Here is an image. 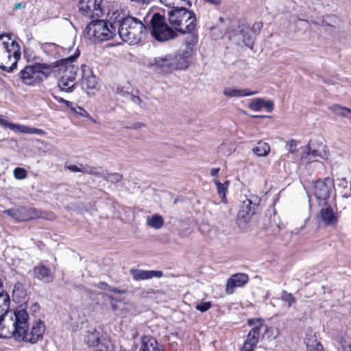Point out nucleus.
I'll use <instances>...</instances> for the list:
<instances>
[{
	"label": "nucleus",
	"mask_w": 351,
	"mask_h": 351,
	"mask_svg": "<svg viewBox=\"0 0 351 351\" xmlns=\"http://www.w3.org/2000/svg\"><path fill=\"white\" fill-rule=\"evenodd\" d=\"M98 287L101 289H106V290H108L109 289L110 287L108 286V285L106 282H99V285H98Z\"/></svg>",
	"instance_id": "nucleus-48"
},
{
	"label": "nucleus",
	"mask_w": 351,
	"mask_h": 351,
	"mask_svg": "<svg viewBox=\"0 0 351 351\" xmlns=\"http://www.w3.org/2000/svg\"><path fill=\"white\" fill-rule=\"evenodd\" d=\"M130 274L135 280H144L153 278H160L162 276V272L159 270H142L133 269L130 270Z\"/></svg>",
	"instance_id": "nucleus-22"
},
{
	"label": "nucleus",
	"mask_w": 351,
	"mask_h": 351,
	"mask_svg": "<svg viewBox=\"0 0 351 351\" xmlns=\"http://www.w3.org/2000/svg\"><path fill=\"white\" fill-rule=\"evenodd\" d=\"M130 99L135 104L138 105L141 107H144L142 99L137 95H130Z\"/></svg>",
	"instance_id": "nucleus-41"
},
{
	"label": "nucleus",
	"mask_w": 351,
	"mask_h": 351,
	"mask_svg": "<svg viewBox=\"0 0 351 351\" xmlns=\"http://www.w3.org/2000/svg\"><path fill=\"white\" fill-rule=\"evenodd\" d=\"M169 21L171 27L182 34L193 31L196 25L195 14L186 9L178 8L169 12Z\"/></svg>",
	"instance_id": "nucleus-9"
},
{
	"label": "nucleus",
	"mask_w": 351,
	"mask_h": 351,
	"mask_svg": "<svg viewBox=\"0 0 351 351\" xmlns=\"http://www.w3.org/2000/svg\"><path fill=\"white\" fill-rule=\"evenodd\" d=\"M304 342L309 351H323L322 345L317 341L315 335L313 334L307 335Z\"/></svg>",
	"instance_id": "nucleus-29"
},
{
	"label": "nucleus",
	"mask_w": 351,
	"mask_h": 351,
	"mask_svg": "<svg viewBox=\"0 0 351 351\" xmlns=\"http://www.w3.org/2000/svg\"><path fill=\"white\" fill-rule=\"evenodd\" d=\"M29 315L22 307L10 311L0 319V338L13 337L17 341L22 331L27 328Z\"/></svg>",
	"instance_id": "nucleus-3"
},
{
	"label": "nucleus",
	"mask_w": 351,
	"mask_h": 351,
	"mask_svg": "<svg viewBox=\"0 0 351 351\" xmlns=\"http://www.w3.org/2000/svg\"><path fill=\"white\" fill-rule=\"evenodd\" d=\"M333 188V182L330 178L319 180L314 184V195L317 200L323 203H326V200L330 196V193Z\"/></svg>",
	"instance_id": "nucleus-16"
},
{
	"label": "nucleus",
	"mask_w": 351,
	"mask_h": 351,
	"mask_svg": "<svg viewBox=\"0 0 351 351\" xmlns=\"http://www.w3.org/2000/svg\"><path fill=\"white\" fill-rule=\"evenodd\" d=\"M27 3V1L16 2L14 4L12 9L13 10L25 9L26 8Z\"/></svg>",
	"instance_id": "nucleus-43"
},
{
	"label": "nucleus",
	"mask_w": 351,
	"mask_h": 351,
	"mask_svg": "<svg viewBox=\"0 0 351 351\" xmlns=\"http://www.w3.org/2000/svg\"><path fill=\"white\" fill-rule=\"evenodd\" d=\"M264 99L261 98L253 99L248 104V107L254 111H261L263 108Z\"/></svg>",
	"instance_id": "nucleus-36"
},
{
	"label": "nucleus",
	"mask_w": 351,
	"mask_h": 351,
	"mask_svg": "<svg viewBox=\"0 0 351 351\" xmlns=\"http://www.w3.org/2000/svg\"><path fill=\"white\" fill-rule=\"evenodd\" d=\"M71 109L76 114H78L82 117H87L88 115V112L80 106L72 107Z\"/></svg>",
	"instance_id": "nucleus-42"
},
{
	"label": "nucleus",
	"mask_w": 351,
	"mask_h": 351,
	"mask_svg": "<svg viewBox=\"0 0 351 351\" xmlns=\"http://www.w3.org/2000/svg\"><path fill=\"white\" fill-rule=\"evenodd\" d=\"M5 213L17 221H26L42 217L39 211L34 208L21 207L7 210Z\"/></svg>",
	"instance_id": "nucleus-15"
},
{
	"label": "nucleus",
	"mask_w": 351,
	"mask_h": 351,
	"mask_svg": "<svg viewBox=\"0 0 351 351\" xmlns=\"http://www.w3.org/2000/svg\"><path fill=\"white\" fill-rule=\"evenodd\" d=\"M213 182L216 185L217 193L221 197V202L226 204V193H228L230 182L228 180H226L223 183H221L218 180L215 179Z\"/></svg>",
	"instance_id": "nucleus-28"
},
{
	"label": "nucleus",
	"mask_w": 351,
	"mask_h": 351,
	"mask_svg": "<svg viewBox=\"0 0 351 351\" xmlns=\"http://www.w3.org/2000/svg\"><path fill=\"white\" fill-rule=\"evenodd\" d=\"M263 108L269 112H271L274 110V103L272 101L264 100Z\"/></svg>",
	"instance_id": "nucleus-44"
},
{
	"label": "nucleus",
	"mask_w": 351,
	"mask_h": 351,
	"mask_svg": "<svg viewBox=\"0 0 351 351\" xmlns=\"http://www.w3.org/2000/svg\"><path fill=\"white\" fill-rule=\"evenodd\" d=\"M14 177L16 180H23L25 179L27 176V171L22 167H16L13 171Z\"/></svg>",
	"instance_id": "nucleus-38"
},
{
	"label": "nucleus",
	"mask_w": 351,
	"mask_h": 351,
	"mask_svg": "<svg viewBox=\"0 0 351 351\" xmlns=\"http://www.w3.org/2000/svg\"><path fill=\"white\" fill-rule=\"evenodd\" d=\"M280 298L287 303L289 307L295 302V297L291 293H288L286 291H282Z\"/></svg>",
	"instance_id": "nucleus-37"
},
{
	"label": "nucleus",
	"mask_w": 351,
	"mask_h": 351,
	"mask_svg": "<svg viewBox=\"0 0 351 351\" xmlns=\"http://www.w3.org/2000/svg\"><path fill=\"white\" fill-rule=\"evenodd\" d=\"M319 217L324 225L334 226L339 221V215L335 213L330 205L323 203V207L319 211Z\"/></svg>",
	"instance_id": "nucleus-18"
},
{
	"label": "nucleus",
	"mask_w": 351,
	"mask_h": 351,
	"mask_svg": "<svg viewBox=\"0 0 351 351\" xmlns=\"http://www.w3.org/2000/svg\"><path fill=\"white\" fill-rule=\"evenodd\" d=\"M297 142L291 139V141L287 142L286 143V148L287 150L289 152V153L294 154L297 151Z\"/></svg>",
	"instance_id": "nucleus-40"
},
{
	"label": "nucleus",
	"mask_w": 351,
	"mask_h": 351,
	"mask_svg": "<svg viewBox=\"0 0 351 351\" xmlns=\"http://www.w3.org/2000/svg\"><path fill=\"white\" fill-rule=\"evenodd\" d=\"M54 66L47 63H36L33 65H28L20 71L19 77L25 85L37 86L49 77V73L43 70L53 69Z\"/></svg>",
	"instance_id": "nucleus-10"
},
{
	"label": "nucleus",
	"mask_w": 351,
	"mask_h": 351,
	"mask_svg": "<svg viewBox=\"0 0 351 351\" xmlns=\"http://www.w3.org/2000/svg\"><path fill=\"white\" fill-rule=\"evenodd\" d=\"M56 99L60 103L65 104L67 106H70L72 105V103L64 99L62 97H56Z\"/></svg>",
	"instance_id": "nucleus-47"
},
{
	"label": "nucleus",
	"mask_w": 351,
	"mask_h": 351,
	"mask_svg": "<svg viewBox=\"0 0 351 351\" xmlns=\"http://www.w3.org/2000/svg\"><path fill=\"white\" fill-rule=\"evenodd\" d=\"M122 176L119 173H114L109 176L108 179L111 182H119L121 180Z\"/></svg>",
	"instance_id": "nucleus-45"
},
{
	"label": "nucleus",
	"mask_w": 351,
	"mask_h": 351,
	"mask_svg": "<svg viewBox=\"0 0 351 351\" xmlns=\"http://www.w3.org/2000/svg\"><path fill=\"white\" fill-rule=\"evenodd\" d=\"M108 23L104 20L93 21L88 24L84 36L94 43H101L112 38L116 35V26L108 18Z\"/></svg>",
	"instance_id": "nucleus-7"
},
{
	"label": "nucleus",
	"mask_w": 351,
	"mask_h": 351,
	"mask_svg": "<svg viewBox=\"0 0 351 351\" xmlns=\"http://www.w3.org/2000/svg\"><path fill=\"white\" fill-rule=\"evenodd\" d=\"M45 331V326L40 320L33 323L31 329L29 328V321L27 323V328L19 336L18 341H23L32 344L36 343L41 340Z\"/></svg>",
	"instance_id": "nucleus-14"
},
{
	"label": "nucleus",
	"mask_w": 351,
	"mask_h": 351,
	"mask_svg": "<svg viewBox=\"0 0 351 351\" xmlns=\"http://www.w3.org/2000/svg\"><path fill=\"white\" fill-rule=\"evenodd\" d=\"M247 281L248 276L245 274L238 273L232 275L227 280L226 293L228 295L232 294L236 287H243Z\"/></svg>",
	"instance_id": "nucleus-21"
},
{
	"label": "nucleus",
	"mask_w": 351,
	"mask_h": 351,
	"mask_svg": "<svg viewBox=\"0 0 351 351\" xmlns=\"http://www.w3.org/2000/svg\"><path fill=\"white\" fill-rule=\"evenodd\" d=\"M116 14L118 15L116 16L117 19L111 21L115 24L119 36L124 42L130 45H136L145 38L147 35L145 17L136 18L131 16L123 17L120 5Z\"/></svg>",
	"instance_id": "nucleus-1"
},
{
	"label": "nucleus",
	"mask_w": 351,
	"mask_h": 351,
	"mask_svg": "<svg viewBox=\"0 0 351 351\" xmlns=\"http://www.w3.org/2000/svg\"><path fill=\"white\" fill-rule=\"evenodd\" d=\"M330 110L332 112L336 114L337 115L347 117L346 112L351 113V109L348 108L346 107H343L339 105L335 104L330 107Z\"/></svg>",
	"instance_id": "nucleus-34"
},
{
	"label": "nucleus",
	"mask_w": 351,
	"mask_h": 351,
	"mask_svg": "<svg viewBox=\"0 0 351 351\" xmlns=\"http://www.w3.org/2000/svg\"><path fill=\"white\" fill-rule=\"evenodd\" d=\"M189 56V51H180L147 58L145 64L156 73L167 74L173 71L188 68Z\"/></svg>",
	"instance_id": "nucleus-2"
},
{
	"label": "nucleus",
	"mask_w": 351,
	"mask_h": 351,
	"mask_svg": "<svg viewBox=\"0 0 351 351\" xmlns=\"http://www.w3.org/2000/svg\"><path fill=\"white\" fill-rule=\"evenodd\" d=\"M33 276L35 278L45 283L52 282L54 278L51 269L43 265H39L34 268Z\"/></svg>",
	"instance_id": "nucleus-23"
},
{
	"label": "nucleus",
	"mask_w": 351,
	"mask_h": 351,
	"mask_svg": "<svg viewBox=\"0 0 351 351\" xmlns=\"http://www.w3.org/2000/svg\"><path fill=\"white\" fill-rule=\"evenodd\" d=\"M349 351H351V344L349 346Z\"/></svg>",
	"instance_id": "nucleus-53"
},
{
	"label": "nucleus",
	"mask_w": 351,
	"mask_h": 351,
	"mask_svg": "<svg viewBox=\"0 0 351 351\" xmlns=\"http://www.w3.org/2000/svg\"><path fill=\"white\" fill-rule=\"evenodd\" d=\"M160 3L171 10L184 8L191 5V0H160Z\"/></svg>",
	"instance_id": "nucleus-27"
},
{
	"label": "nucleus",
	"mask_w": 351,
	"mask_h": 351,
	"mask_svg": "<svg viewBox=\"0 0 351 351\" xmlns=\"http://www.w3.org/2000/svg\"><path fill=\"white\" fill-rule=\"evenodd\" d=\"M211 306V303L210 302H204L197 303L195 305V309L201 312H205L208 311Z\"/></svg>",
	"instance_id": "nucleus-39"
},
{
	"label": "nucleus",
	"mask_w": 351,
	"mask_h": 351,
	"mask_svg": "<svg viewBox=\"0 0 351 351\" xmlns=\"http://www.w3.org/2000/svg\"><path fill=\"white\" fill-rule=\"evenodd\" d=\"M258 27V29L261 28L262 27V24L260 23H258L256 24H254V27Z\"/></svg>",
	"instance_id": "nucleus-51"
},
{
	"label": "nucleus",
	"mask_w": 351,
	"mask_h": 351,
	"mask_svg": "<svg viewBox=\"0 0 351 351\" xmlns=\"http://www.w3.org/2000/svg\"><path fill=\"white\" fill-rule=\"evenodd\" d=\"M219 21L221 23V25H219V28H222V24L228 25V27L223 32L224 36H227L230 40L235 39V41L239 44L242 43L247 47H251L252 46L253 38L250 34L251 30L248 26L241 24L237 20L231 21L223 17H219Z\"/></svg>",
	"instance_id": "nucleus-8"
},
{
	"label": "nucleus",
	"mask_w": 351,
	"mask_h": 351,
	"mask_svg": "<svg viewBox=\"0 0 351 351\" xmlns=\"http://www.w3.org/2000/svg\"><path fill=\"white\" fill-rule=\"evenodd\" d=\"M164 223L163 217L159 214H154L146 217V225L155 230L160 229Z\"/></svg>",
	"instance_id": "nucleus-26"
},
{
	"label": "nucleus",
	"mask_w": 351,
	"mask_h": 351,
	"mask_svg": "<svg viewBox=\"0 0 351 351\" xmlns=\"http://www.w3.org/2000/svg\"><path fill=\"white\" fill-rule=\"evenodd\" d=\"M81 71V84L82 88L85 90L88 94H90L91 90H97V79L93 74L92 70L86 65H82Z\"/></svg>",
	"instance_id": "nucleus-17"
},
{
	"label": "nucleus",
	"mask_w": 351,
	"mask_h": 351,
	"mask_svg": "<svg viewBox=\"0 0 351 351\" xmlns=\"http://www.w3.org/2000/svg\"><path fill=\"white\" fill-rule=\"evenodd\" d=\"M350 191H351V180H350Z\"/></svg>",
	"instance_id": "nucleus-54"
},
{
	"label": "nucleus",
	"mask_w": 351,
	"mask_h": 351,
	"mask_svg": "<svg viewBox=\"0 0 351 351\" xmlns=\"http://www.w3.org/2000/svg\"><path fill=\"white\" fill-rule=\"evenodd\" d=\"M259 202V198L253 195L246 197L242 201L237 213V221L239 224H245L251 220L252 216L255 214Z\"/></svg>",
	"instance_id": "nucleus-13"
},
{
	"label": "nucleus",
	"mask_w": 351,
	"mask_h": 351,
	"mask_svg": "<svg viewBox=\"0 0 351 351\" xmlns=\"http://www.w3.org/2000/svg\"><path fill=\"white\" fill-rule=\"evenodd\" d=\"M101 339L100 332L95 328H90L87 331L85 341L89 347H92Z\"/></svg>",
	"instance_id": "nucleus-30"
},
{
	"label": "nucleus",
	"mask_w": 351,
	"mask_h": 351,
	"mask_svg": "<svg viewBox=\"0 0 351 351\" xmlns=\"http://www.w3.org/2000/svg\"><path fill=\"white\" fill-rule=\"evenodd\" d=\"M119 3L114 0H79L78 9L80 13L88 18L106 16L111 20H115L116 12Z\"/></svg>",
	"instance_id": "nucleus-4"
},
{
	"label": "nucleus",
	"mask_w": 351,
	"mask_h": 351,
	"mask_svg": "<svg viewBox=\"0 0 351 351\" xmlns=\"http://www.w3.org/2000/svg\"><path fill=\"white\" fill-rule=\"evenodd\" d=\"M258 91H251L247 88H236L232 87H226L223 90V94L228 97H242L256 95Z\"/></svg>",
	"instance_id": "nucleus-24"
},
{
	"label": "nucleus",
	"mask_w": 351,
	"mask_h": 351,
	"mask_svg": "<svg viewBox=\"0 0 351 351\" xmlns=\"http://www.w3.org/2000/svg\"><path fill=\"white\" fill-rule=\"evenodd\" d=\"M80 55L79 51L75 52L73 56L56 61L51 64L55 65L54 68L58 67V75L60 80L58 87L62 91L70 93L73 91L75 86V80L78 71V66L73 62Z\"/></svg>",
	"instance_id": "nucleus-6"
},
{
	"label": "nucleus",
	"mask_w": 351,
	"mask_h": 351,
	"mask_svg": "<svg viewBox=\"0 0 351 351\" xmlns=\"http://www.w3.org/2000/svg\"><path fill=\"white\" fill-rule=\"evenodd\" d=\"M68 169L72 172H80L83 171L80 167L77 165H70L68 166Z\"/></svg>",
	"instance_id": "nucleus-46"
},
{
	"label": "nucleus",
	"mask_w": 351,
	"mask_h": 351,
	"mask_svg": "<svg viewBox=\"0 0 351 351\" xmlns=\"http://www.w3.org/2000/svg\"><path fill=\"white\" fill-rule=\"evenodd\" d=\"M248 324L251 326L254 325L251 330L248 332L246 340L242 347V351H253L258 342L260 337H264L265 334L267 333L271 329L261 320L255 321L250 319ZM276 333L273 335L276 337L278 335L276 329H271Z\"/></svg>",
	"instance_id": "nucleus-11"
},
{
	"label": "nucleus",
	"mask_w": 351,
	"mask_h": 351,
	"mask_svg": "<svg viewBox=\"0 0 351 351\" xmlns=\"http://www.w3.org/2000/svg\"><path fill=\"white\" fill-rule=\"evenodd\" d=\"M270 150V146L268 143L264 142H258L257 145L252 149V152L258 156H267Z\"/></svg>",
	"instance_id": "nucleus-32"
},
{
	"label": "nucleus",
	"mask_w": 351,
	"mask_h": 351,
	"mask_svg": "<svg viewBox=\"0 0 351 351\" xmlns=\"http://www.w3.org/2000/svg\"><path fill=\"white\" fill-rule=\"evenodd\" d=\"M10 296L8 293H0V319L3 317L5 313H8L10 311Z\"/></svg>",
	"instance_id": "nucleus-31"
},
{
	"label": "nucleus",
	"mask_w": 351,
	"mask_h": 351,
	"mask_svg": "<svg viewBox=\"0 0 351 351\" xmlns=\"http://www.w3.org/2000/svg\"><path fill=\"white\" fill-rule=\"evenodd\" d=\"M108 291H112V292H114V293H124V291L118 289L117 288H111V287H110Z\"/></svg>",
	"instance_id": "nucleus-50"
},
{
	"label": "nucleus",
	"mask_w": 351,
	"mask_h": 351,
	"mask_svg": "<svg viewBox=\"0 0 351 351\" xmlns=\"http://www.w3.org/2000/svg\"><path fill=\"white\" fill-rule=\"evenodd\" d=\"M43 50L51 56H56L60 53L61 48L53 43H46L43 45Z\"/></svg>",
	"instance_id": "nucleus-33"
},
{
	"label": "nucleus",
	"mask_w": 351,
	"mask_h": 351,
	"mask_svg": "<svg viewBox=\"0 0 351 351\" xmlns=\"http://www.w3.org/2000/svg\"><path fill=\"white\" fill-rule=\"evenodd\" d=\"M151 34L158 41H166L173 38L176 34L172 27H169L164 16L159 13L152 15L151 20Z\"/></svg>",
	"instance_id": "nucleus-12"
},
{
	"label": "nucleus",
	"mask_w": 351,
	"mask_h": 351,
	"mask_svg": "<svg viewBox=\"0 0 351 351\" xmlns=\"http://www.w3.org/2000/svg\"><path fill=\"white\" fill-rule=\"evenodd\" d=\"M348 197H351V195H350V196H349V195H346V194H345V195H343V197H344V198H348Z\"/></svg>",
	"instance_id": "nucleus-52"
},
{
	"label": "nucleus",
	"mask_w": 351,
	"mask_h": 351,
	"mask_svg": "<svg viewBox=\"0 0 351 351\" xmlns=\"http://www.w3.org/2000/svg\"><path fill=\"white\" fill-rule=\"evenodd\" d=\"M219 171V168H213L210 170V175L213 177H217Z\"/></svg>",
	"instance_id": "nucleus-49"
},
{
	"label": "nucleus",
	"mask_w": 351,
	"mask_h": 351,
	"mask_svg": "<svg viewBox=\"0 0 351 351\" xmlns=\"http://www.w3.org/2000/svg\"><path fill=\"white\" fill-rule=\"evenodd\" d=\"M0 126L3 128H8L14 132H18L23 134H34L42 135L45 132L41 129L30 128L27 125L15 124L9 123L7 120L1 117L0 121Z\"/></svg>",
	"instance_id": "nucleus-19"
},
{
	"label": "nucleus",
	"mask_w": 351,
	"mask_h": 351,
	"mask_svg": "<svg viewBox=\"0 0 351 351\" xmlns=\"http://www.w3.org/2000/svg\"><path fill=\"white\" fill-rule=\"evenodd\" d=\"M91 348L94 351H110V342L106 339H100Z\"/></svg>",
	"instance_id": "nucleus-35"
},
{
	"label": "nucleus",
	"mask_w": 351,
	"mask_h": 351,
	"mask_svg": "<svg viewBox=\"0 0 351 351\" xmlns=\"http://www.w3.org/2000/svg\"><path fill=\"white\" fill-rule=\"evenodd\" d=\"M328 152L325 149V147L320 145L317 149H311L309 145L304 148V153L301 156L302 160H306L308 162L317 161V158H326Z\"/></svg>",
	"instance_id": "nucleus-20"
},
{
	"label": "nucleus",
	"mask_w": 351,
	"mask_h": 351,
	"mask_svg": "<svg viewBox=\"0 0 351 351\" xmlns=\"http://www.w3.org/2000/svg\"><path fill=\"white\" fill-rule=\"evenodd\" d=\"M21 57L19 45L8 34L0 35V68L11 73L16 68Z\"/></svg>",
	"instance_id": "nucleus-5"
},
{
	"label": "nucleus",
	"mask_w": 351,
	"mask_h": 351,
	"mask_svg": "<svg viewBox=\"0 0 351 351\" xmlns=\"http://www.w3.org/2000/svg\"><path fill=\"white\" fill-rule=\"evenodd\" d=\"M138 351H164L156 340L150 336L141 337V346Z\"/></svg>",
	"instance_id": "nucleus-25"
}]
</instances>
